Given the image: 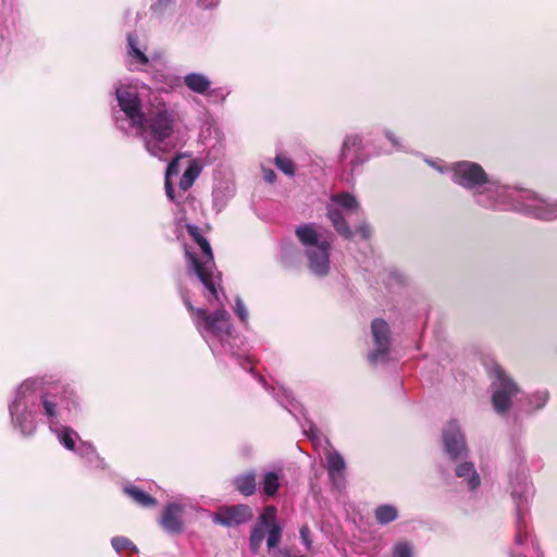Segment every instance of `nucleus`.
Wrapping results in <instances>:
<instances>
[{"label": "nucleus", "instance_id": "nucleus-1", "mask_svg": "<svg viewBox=\"0 0 557 557\" xmlns=\"http://www.w3.org/2000/svg\"><path fill=\"white\" fill-rule=\"evenodd\" d=\"M76 406L75 394L69 386L52 383L46 377H30L17 387L9 410L14 428L23 435H32L36 431L37 418L50 430H57V425L66 421Z\"/></svg>", "mask_w": 557, "mask_h": 557}, {"label": "nucleus", "instance_id": "nucleus-2", "mask_svg": "<svg viewBox=\"0 0 557 557\" xmlns=\"http://www.w3.org/2000/svg\"><path fill=\"white\" fill-rule=\"evenodd\" d=\"M426 162L437 172L450 174L451 181L471 191L475 202L483 208L517 210L519 207L517 199L522 189L503 185L498 181L490 178L476 162L459 161L450 164L442 160H426Z\"/></svg>", "mask_w": 557, "mask_h": 557}, {"label": "nucleus", "instance_id": "nucleus-3", "mask_svg": "<svg viewBox=\"0 0 557 557\" xmlns=\"http://www.w3.org/2000/svg\"><path fill=\"white\" fill-rule=\"evenodd\" d=\"M491 379V401L494 411L500 417L518 416L521 412H531L542 408L546 400L545 392L529 395L497 363L487 366Z\"/></svg>", "mask_w": 557, "mask_h": 557}, {"label": "nucleus", "instance_id": "nucleus-4", "mask_svg": "<svg viewBox=\"0 0 557 557\" xmlns=\"http://www.w3.org/2000/svg\"><path fill=\"white\" fill-rule=\"evenodd\" d=\"M140 135L146 150L159 159L174 147L175 113L164 102L152 103L140 124L132 126Z\"/></svg>", "mask_w": 557, "mask_h": 557}, {"label": "nucleus", "instance_id": "nucleus-5", "mask_svg": "<svg viewBox=\"0 0 557 557\" xmlns=\"http://www.w3.org/2000/svg\"><path fill=\"white\" fill-rule=\"evenodd\" d=\"M189 235L197 244L200 253L186 248L189 273H194L207 290L206 297L210 306L223 307L226 296L221 290V275L216 272L213 253L210 244L203 238L199 228L195 225H187Z\"/></svg>", "mask_w": 557, "mask_h": 557}, {"label": "nucleus", "instance_id": "nucleus-6", "mask_svg": "<svg viewBox=\"0 0 557 557\" xmlns=\"http://www.w3.org/2000/svg\"><path fill=\"white\" fill-rule=\"evenodd\" d=\"M181 295L196 329L212 352L221 354L231 350L228 341L232 337V324L227 311L219 308L209 313L206 309L195 308L183 290Z\"/></svg>", "mask_w": 557, "mask_h": 557}, {"label": "nucleus", "instance_id": "nucleus-7", "mask_svg": "<svg viewBox=\"0 0 557 557\" xmlns=\"http://www.w3.org/2000/svg\"><path fill=\"white\" fill-rule=\"evenodd\" d=\"M295 235L300 243L308 268L317 276H325L330 271L331 243L320 225L306 223L296 227Z\"/></svg>", "mask_w": 557, "mask_h": 557}, {"label": "nucleus", "instance_id": "nucleus-8", "mask_svg": "<svg viewBox=\"0 0 557 557\" xmlns=\"http://www.w3.org/2000/svg\"><path fill=\"white\" fill-rule=\"evenodd\" d=\"M149 92V87L139 81L120 82L115 87V97L124 119H117V124L122 128V122H128L132 127L134 124L143 122L144 111L141 101Z\"/></svg>", "mask_w": 557, "mask_h": 557}, {"label": "nucleus", "instance_id": "nucleus-9", "mask_svg": "<svg viewBox=\"0 0 557 557\" xmlns=\"http://www.w3.org/2000/svg\"><path fill=\"white\" fill-rule=\"evenodd\" d=\"M342 211L346 214H357L360 211V203L349 193L333 194L326 206V215L335 231L345 238H351L354 233L345 221Z\"/></svg>", "mask_w": 557, "mask_h": 557}, {"label": "nucleus", "instance_id": "nucleus-10", "mask_svg": "<svg viewBox=\"0 0 557 557\" xmlns=\"http://www.w3.org/2000/svg\"><path fill=\"white\" fill-rule=\"evenodd\" d=\"M517 201V211L547 221L557 218V200L548 201L531 190L522 189Z\"/></svg>", "mask_w": 557, "mask_h": 557}, {"label": "nucleus", "instance_id": "nucleus-11", "mask_svg": "<svg viewBox=\"0 0 557 557\" xmlns=\"http://www.w3.org/2000/svg\"><path fill=\"white\" fill-rule=\"evenodd\" d=\"M443 445L445 453L451 459L467 456L468 446L465 433L455 419L449 420L443 429Z\"/></svg>", "mask_w": 557, "mask_h": 557}, {"label": "nucleus", "instance_id": "nucleus-12", "mask_svg": "<svg viewBox=\"0 0 557 557\" xmlns=\"http://www.w3.org/2000/svg\"><path fill=\"white\" fill-rule=\"evenodd\" d=\"M371 333L374 348L369 352L371 363L383 361L389 350L391 331L388 324L382 319H374L371 323Z\"/></svg>", "mask_w": 557, "mask_h": 557}, {"label": "nucleus", "instance_id": "nucleus-13", "mask_svg": "<svg viewBox=\"0 0 557 557\" xmlns=\"http://www.w3.org/2000/svg\"><path fill=\"white\" fill-rule=\"evenodd\" d=\"M126 63L132 71H144L149 63L147 45L135 34L127 35Z\"/></svg>", "mask_w": 557, "mask_h": 557}, {"label": "nucleus", "instance_id": "nucleus-14", "mask_svg": "<svg viewBox=\"0 0 557 557\" xmlns=\"http://www.w3.org/2000/svg\"><path fill=\"white\" fill-rule=\"evenodd\" d=\"M252 518V510L248 505H236L221 508L213 516V522L234 527L249 521Z\"/></svg>", "mask_w": 557, "mask_h": 557}, {"label": "nucleus", "instance_id": "nucleus-15", "mask_svg": "<svg viewBox=\"0 0 557 557\" xmlns=\"http://www.w3.org/2000/svg\"><path fill=\"white\" fill-rule=\"evenodd\" d=\"M186 506L176 502L169 503L164 508L160 525L162 529L172 534H178L184 528V513Z\"/></svg>", "mask_w": 557, "mask_h": 557}, {"label": "nucleus", "instance_id": "nucleus-16", "mask_svg": "<svg viewBox=\"0 0 557 557\" xmlns=\"http://www.w3.org/2000/svg\"><path fill=\"white\" fill-rule=\"evenodd\" d=\"M455 474L469 491H475L481 485V476L470 461L459 463L455 468Z\"/></svg>", "mask_w": 557, "mask_h": 557}, {"label": "nucleus", "instance_id": "nucleus-17", "mask_svg": "<svg viewBox=\"0 0 557 557\" xmlns=\"http://www.w3.org/2000/svg\"><path fill=\"white\" fill-rule=\"evenodd\" d=\"M185 86L193 92L210 96L215 90H211V81L202 73L191 72L184 76Z\"/></svg>", "mask_w": 557, "mask_h": 557}, {"label": "nucleus", "instance_id": "nucleus-18", "mask_svg": "<svg viewBox=\"0 0 557 557\" xmlns=\"http://www.w3.org/2000/svg\"><path fill=\"white\" fill-rule=\"evenodd\" d=\"M326 468L329 475L333 483L339 487L343 483V474L345 470L344 458L334 450H330L326 454Z\"/></svg>", "mask_w": 557, "mask_h": 557}, {"label": "nucleus", "instance_id": "nucleus-19", "mask_svg": "<svg viewBox=\"0 0 557 557\" xmlns=\"http://www.w3.org/2000/svg\"><path fill=\"white\" fill-rule=\"evenodd\" d=\"M57 430H50L54 433L59 442L69 450L74 451L76 447V441L79 438L78 433L72 428L65 426L62 423L57 425Z\"/></svg>", "mask_w": 557, "mask_h": 557}, {"label": "nucleus", "instance_id": "nucleus-20", "mask_svg": "<svg viewBox=\"0 0 557 557\" xmlns=\"http://www.w3.org/2000/svg\"><path fill=\"white\" fill-rule=\"evenodd\" d=\"M233 484L240 494L250 496L256 492V473L250 471L239 474L234 479Z\"/></svg>", "mask_w": 557, "mask_h": 557}, {"label": "nucleus", "instance_id": "nucleus-21", "mask_svg": "<svg viewBox=\"0 0 557 557\" xmlns=\"http://www.w3.org/2000/svg\"><path fill=\"white\" fill-rule=\"evenodd\" d=\"M361 138L358 135L346 136L341 150V160H350L352 162L361 148Z\"/></svg>", "mask_w": 557, "mask_h": 557}, {"label": "nucleus", "instance_id": "nucleus-22", "mask_svg": "<svg viewBox=\"0 0 557 557\" xmlns=\"http://www.w3.org/2000/svg\"><path fill=\"white\" fill-rule=\"evenodd\" d=\"M374 518L381 525L388 524L398 518V509L391 504L380 505L374 510Z\"/></svg>", "mask_w": 557, "mask_h": 557}, {"label": "nucleus", "instance_id": "nucleus-23", "mask_svg": "<svg viewBox=\"0 0 557 557\" xmlns=\"http://www.w3.org/2000/svg\"><path fill=\"white\" fill-rule=\"evenodd\" d=\"M126 495H128L136 504L143 507H153L157 505L156 498L136 486H126L124 488Z\"/></svg>", "mask_w": 557, "mask_h": 557}, {"label": "nucleus", "instance_id": "nucleus-24", "mask_svg": "<svg viewBox=\"0 0 557 557\" xmlns=\"http://www.w3.org/2000/svg\"><path fill=\"white\" fill-rule=\"evenodd\" d=\"M74 451L81 457L86 458L88 462L97 461L99 467L104 466L103 459L98 456L94 445L88 442L81 441Z\"/></svg>", "mask_w": 557, "mask_h": 557}, {"label": "nucleus", "instance_id": "nucleus-25", "mask_svg": "<svg viewBox=\"0 0 557 557\" xmlns=\"http://www.w3.org/2000/svg\"><path fill=\"white\" fill-rule=\"evenodd\" d=\"M391 557H416V547L409 541L399 540L393 544Z\"/></svg>", "mask_w": 557, "mask_h": 557}, {"label": "nucleus", "instance_id": "nucleus-26", "mask_svg": "<svg viewBox=\"0 0 557 557\" xmlns=\"http://www.w3.org/2000/svg\"><path fill=\"white\" fill-rule=\"evenodd\" d=\"M280 481L281 476L278 473L273 471L267 472L261 483L264 494L268 496L275 495L281 485Z\"/></svg>", "mask_w": 557, "mask_h": 557}, {"label": "nucleus", "instance_id": "nucleus-27", "mask_svg": "<svg viewBox=\"0 0 557 557\" xmlns=\"http://www.w3.org/2000/svg\"><path fill=\"white\" fill-rule=\"evenodd\" d=\"M199 173L200 169L195 163L189 164V166L185 170L183 176L180 180V190H182L183 193L188 190L194 184Z\"/></svg>", "mask_w": 557, "mask_h": 557}, {"label": "nucleus", "instance_id": "nucleus-28", "mask_svg": "<svg viewBox=\"0 0 557 557\" xmlns=\"http://www.w3.org/2000/svg\"><path fill=\"white\" fill-rule=\"evenodd\" d=\"M178 172H180L178 160L176 159L169 163L166 173H165V183H164L165 194H166L168 198L172 201L175 200V197H174V189L172 186L171 178H172V176L177 175Z\"/></svg>", "mask_w": 557, "mask_h": 557}, {"label": "nucleus", "instance_id": "nucleus-29", "mask_svg": "<svg viewBox=\"0 0 557 557\" xmlns=\"http://www.w3.org/2000/svg\"><path fill=\"white\" fill-rule=\"evenodd\" d=\"M269 530L267 545L269 549L276 547L282 537V529L277 523L265 527Z\"/></svg>", "mask_w": 557, "mask_h": 557}, {"label": "nucleus", "instance_id": "nucleus-30", "mask_svg": "<svg viewBox=\"0 0 557 557\" xmlns=\"http://www.w3.org/2000/svg\"><path fill=\"white\" fill-rule=\"evenodd\" d=\"M264 527L262 525H256L255 529L251 532L249 544L250 548L253 553H257L263 542L264 533H263Z\"/></svg>", "mask_w": 557, "mask_h": 557}, {"label": "nucleus", "instance_id": "nucleus-31", "mask_svg": "<svg viewBox=\"0 0 557 557\" xmlns=\"http://www.w3.org/2000/svg\"><path fill=\"white\" fill-rule=\"evenodd\" d=\"M275 164L284 174L288 176L295 174V164L290 159L278 154L275 157Z\"/></svg>", "mask_w": 557, "mask_h": 557}, {"label": "nucleus", "instance_id": "nucleus-32", "mask_svg": "<svg viewBox=\"0 0 557 557\" xmlns=\"http://www.w3.org/2000/svg\"><path fill=\"white\" fill-rule=\"evenodd\" d=\"M275 518H276V509H275V507L268 506L264 509L263 513L260 516L258 524L262 525V527L271 525L272 523H276L275 522Z\"/></svg>", "mask_w": 557, "mask_h": 557}, {"label": "nucleus", "instance_id": "nucleus-33", "mask_svg": "<svg viewBox=\"0 0 557 557\" xmlns=\"http://www.w3.org/2000/svg\"><path fill=\"white\" fill-rule=\"evenodd\" d=\"M111 544L116 552H121L126 548L136 549L132 542L124 536H115L112 539Z\"/></svg>", "mask_w": 557, "mask_h": 557}, {"label": "nucleus", "instance_id": "nucleus-34", "mask_svg": "<svg viewBox=\"0 0 557 557\" xmlns=\"http://www.w3.org/2000/svg\"><path fill=\"white\" fill-rule=\"evenodd\" d=\"M235 313L237 314L242 322L246 323L248 321V310L239 297H236L235 300Z\"/></svg>", "mask_w": 557, "mask_h": 557}, {"label": "nucleus", "instance_id": "nucleus-35", "mask_svg": "<svg viewBox=\"0 0 557 557\" xmlns=\"http://www.w3.org/2000/svg\"><path fill=\"white\" fill-rule=\"evenodd\" d=\"M385 136L397 149L405 148V145L396 137V135L392 131H386Z\"/></svg>", "mask_w": 557, "mask_h": 557}, {"label": "nucleus", "instance_id": "nucleus-36", "mask_svg": "<svg viewBox=\"0 0 557 557\" xmlns=\"http://www.w3.org/2000/svg\"><path fill=\"white\" fill-rule=\"evenodd\" d=\"M300 537L302 540L304 545L309 549L311 547V541L309 539V529H308V527H302L300 529Z\"/></svg>", "mask_w": 557, "mask_h": 557}, {"label": "nucleus", "instance_id": "nucleus-37", "mask_svg": "<svg viewBox=\"0 0 557 557\" xmlns=\"http://www.w3.org/2000/svg\"><path fill=\"white\" fill-rule=\"evenodd\" d=\"M262 175L264 181L270 184H272L276 178V175L272 169L262 168Z\"/></svg>", "mask_w": 557, "mask_h": 557}, {"label": "nucleus", "instance_id": "nucleus-38", "mask_svg": "<svg viewBox=\"0 0 557 557\" xmlns=\"http://www.w3.org/2000/svg\"><path fill=\"white\" fill-rule=\"evenodd\" d=\"M528 537V532L522 530L521 524H518V533L516 535V543L522 545Z\"/></svg>", "mask_w": 557, "mask_h": 557}, {"label": "nucleus", "instance_id": "nucleus-39", "mask_svg": "<svg viewBox=\"0 0 557 557\" xmlns=\"http://www.w3.org/2000/svg\"><path fill=\"white\" fill-rule=\"evenodd\" d=\"M220 3V0H198V5L202 9H212Z\"/></svg>", "mask_w": 557, "mask_h": 557}, {"label": "nucleus", "instance_id": "nucleus-40", "mask_svg": "<svg viewBox=\"0 0 557 557\" xmlns=\"http://www.w3.org/2000/svg\"><path fill=\"white\" fill-rule=\"evenodd\" d=\"M357 233H359L361 235L362 238L367 239L370 234H371V230L369 227V225L367 224H362L358 230H357Z\"/></svg>", "mask_w": 557, "mask_h": 557}, {"label": "nucleus", "instance_id": "nucleus-41", "mask_svg": "<svg viewBox=\"0 0 557 557\" xmlns=\"http://www.w3.org/2000/svg\"><path fill=\"white\" fill-rule=\"evenodd\" d=\"M272 557H293L288 549H276L272 552Z\"/></svg>", "mask_w": 557, "mask_h": 557}, {"label": "nucleus", "instance_id": "nucleus-42", "mask_svg": "<svg viewBox=\"0 0 557 557\" xmlns=\"http://www.w3.org/2000/svg\"><path fill=\"white\" fill-rule=\"evenodd\" d=\"M160 2H165V3H169L171 2L172 0H159Z\"/></svg>", "mask_w": 557, "mask_h": 557}]
</instances>
